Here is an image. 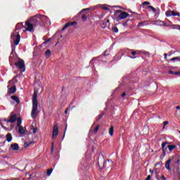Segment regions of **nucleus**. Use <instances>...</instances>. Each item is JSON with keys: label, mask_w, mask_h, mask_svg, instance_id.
Here are the masks:
<instances>
[{"label": "nucleus", "mask_w": 180, "mask_h": 180, "mask_svg": "<svg viewBox=\"0 0 180 180\" xmlns=\"http://www.w3.org/2000/svg\"><path fill=\"white\" fill-rule=\"evenodd\" d=\"M168 73L170 74V75L174 74V75H175V72H174V71H172V70H169V71L168 72Z\"/></svg>", "instance_id": "44"}, {"label": "nucleus", "mask_w": 180, "mask_h": 180, "mask_svg": "<svg viewBox=\"0 0 180 180\" xmlns=\"http://www.w3.org/2000/svg\"><path fill=\"white\" fill-rule=\"evenodd\" d=\"M129 20H127V22H123L122 26H124V27H127V22H129Z\"/></svg>", "instance_id": "38"}, {"label": "nucleus", "mask_w": 180, "mask_h": 180, "mask_svg": "<svg viewBox=\"0 0 180 180\" xmlns=\"http://www.w3.org/2000/svg\"><path fill=\"white\" fill-rule=\"evenodd\" d=\"M25 128L22 126L18 127V133L20 134H25Z\"/></svg>", "instance_id": "20"}, {"label": "nucleus", "mask_w": 180, "mask_h": 180, "mask_svg": "<svg viewBox=\"0 0 180 180\" xmlns=\"http://www.w3.org/2000/svg\"><path fill=\"white\" fill-rule=\"evenodd\" d=\"M11 99H13V101H15L16 103H20V100H19V97H18V96H12Z\"/></svg>", "instance_id": "19"}, {"label": "nucleus", "mask_w": 180, "mask_h": 180, "mask_svg": "<svg viewBox=\"0 0 180 180\" xmlns=\"http://www.w3.org/2000/svg\"><path fill=\"white\" fill-rule=\"evenodd\" d=\"M144 23H147V21L144 20V21L139 22L138 27H140V26H141L142 25H144Z\"/></svg>", "instance_id": "34"}, {"label": "nucleus", "mask_w": 180, "mask_h": 180, "mask_svg": "<svg viewBox=\"0 0 180 180\" xmlns=\"http://www.w3.org/2000/svg\"><path fill=\"white\" fill-rule=\"evenodd\" d=\"M91 9H94V8H84L83 10H82V12H85L86 11H91Z\"/></svg>", "instance_id": "37"}, {"label": "nucleus", "mask_w": 180, "mask_h": 180, "mask_svg": "<svg viewBox=\"0 0 180 180\" xmlns=\"http://www.w3.org/2000/svg\"><path fill=\"white\" fill-rule=\"evenodd\" d=\"M173 160H174V157H172V158L168 159L166 161L165 167L166 169H167V171H169L171 169V167L169 166V165L171 164V162H172Z\"/></svg>", "instance_id": "12"}, {"label": "nucleus", "mask_w": 180, "mask_h": 180, "mask_svg": "<svg viewBox=\"0 0 180 180\" xmlns=\"http://www.w3.org/2000/svg\"><path fill=\"white\" fill-rule=\"evenodd\" d=\"M161 179L167 180V178H165V176L162 175V176H161Z\"/></svg>", "instance_id": "50"}, {"label": "nucleus", "mask_w": 180, "mask_h": 180, "mask_svg": "<svg viewBox=\"0 0 180 180\" xmlns=\"http://www.w3.org/2000/svg\"><path fill=\"white\" fill-rule=\"evenodd\" d=\"M175 60H180V57H174L170 59V61H175Z\"/></svg>", "instance_id": "35"}, {"label": "nucleus", "mask_w": 180, "mask_h": 180, "mask_svg": "<svg viewBox=\"0 0 180 180\" xmlns=\"http://www.w3.org/2000/svg\"><path fill=\"white\" fill-rule=\"evenodd\" d=\"M16 78H18V76H14L13 79L8 82V84H10V85H15V84L18 82Z\"/></svg>", "instance_id": "17"}, {"label": "nucleus", "mask_w": 180, "mask_h": 180, "mask_svg": "<svg viewBox=\"0 0 180 180\" xmlns=\"http://www.w3.org/2000/svg\"><path fill=\"white\" fill-rule=\"evenodd\" d=\"M51 172H53V168H51L49 169L46 170V175L48 176H50V175H51Z\"/></svg>", "instance_id": "28"}, {"label": "nucleus", "mask_w": 180, "mask_h": 180, "mask_svg": "<svg viewBox=\"0 0 180 180\" xmlns=\"http://www.w3.org/2000/svg\"><path fill=\"white\" fill-rule=\"evenodd\" d=\"M148 9H151L153 13H157V10L155 9V8L153 7V6H148Z\"/></svg>", "instance_id": "26"}, {"label": "nucleus", "mask_w": 180, "mask_h": 180, "mask_svg": "<svg viewBox=\"0 0 180 180\" xmlns=\"http://www.w3.org/2000/svg\"><path fill=\"white\" fill-rule=\"evenodd\" d=\"M136 54H140V53H144L143 51H136Z\"/></svg>", "instance_id": "49"}, {"label": "nucleus", "mask_w": 180, "mask_h": 180, "mask_svg": "<svg viewBox=\"0 0 180 180\" xmlns=\"http://www.w3.org/2000/svg\"><path fill=\"white\" fill-rule=\"evenodd\" d=\"M16 120H17V127H20L21 126L20 124H22V118L18 117Z\"/></svg>", "instance_id": "23"}, {"label": "nucleus", "mask_w": 180, "mask_h": 180, "mask_svg": "<svg viewBox=\"0 0 180 180\" xmlns=\"http://www.w3.org/2000/svg\"><path fill=\"white\" fill-rule=\"evenodd\" d=\"M164 56H165V59L167 60V57L168 54L165 53Z\"/></svg>", "instance_id": "57"}, {"label": "nucleus", "mask_w": 180, "mask_h": 180, "mask_svg": "<svg viewBox=\"0 0 180 180\" xmlns=\"http://www.w3.org/2000/svg\"><path fill=\"white\" fill-rule=\"evenodd\" d=\"M131 54L132 56H136V54H137V52H136V51H133L131 52Z\"/></svg>", "instance_id": "43"}, {"label": "nucleus", "mask_w": 180, "mask_h": 180, "mask_svg": "<svg viewBox=\"0 0 180 180\" xmlns=\"http://www.w3.org/2000/svg\"><path fill=\"white\" fill-rule=\"evenodd\" d=\"M108 50H105V51L103 52V53L102 54V56H108V54H109V53H108Z\"/></svg>", "instance_id": "42"}, {"label": "nucleus", "mask_w": 180, "mask_h": 180, "mask_svg": "<svg viewBox=\"0 0 180 180\" xmlns=\"http://www.w3.org/2000/svg\"><path fill=\"white\" fill-rule=\"evenodd\" d=\"M105 22H103V25H104L103 29H105V27H106V26L108 25V23H109V22H110V20H106Z\"/></svg>", "instance_id": "33"}, {"label": "nucleus", "mask_w": 180, "mask_h": 180, "mask_svg": "<svg viewBox=\"0 0 180 180\" xmlns=\"http://www.w3.org/2000/svg\"><path fill=\"white\" fill-rule=\"evenodd\" d=\"M15 46H12V51H13V50H15Z\"/></svg>", "instance_id": "60"}, {"label": "nucleus", "mask_w": 180, "mask_h": 180, "mask_svg": "<svg viewBox=\"0 0 180 180\" xmlns=\"http://www.w3.org/2000/svg\"><path fill=\"white\" fill-rule=\"evenodd\" d=\"M52 136H53V139H54V137H56V136H58V127L57 125H55L53 127Z\"/></svg>", "instance_id": "14"}, {"label": "nucleus", "mask_w": 180, "mask_h": 180, "mask_svg": "<svg viewBox=\"0 0 180 180\" xmlns=\"http://www.w3.org/2000/svg\"><path fill=\"white\" fill-rule=\"evenodd\" d=\"M37 106H39V101H37V92L34 91L32 96V110L31 116L32 119L37 117Z\"/></svg>", "instance_id": "2"}, {"label": "nucleus", "mask_w": 180, "mask_h": 180, "mask_svg": "<svg viewBox=\"0 0 180 180\" xmlns=\"http://www.w3.org/2000/svg\"><path fill=\"white\" fill-rule=\"evenodd\" d=\"M144 53V54L146 55V56H150V53H148V52H147V51H145V52H143Z\"/></svg>", "instance_id": "55"}, {"label": "nucleus", "mask_w": 180, "mask_h": 180, "mask_svg": "<svg viewBox=\"0 0 180 180\" xmlns=\"http://www.w3.org/2000/svg\"><path fill=\"white\" fill-rule=\"evenodd\" d=\"M44 20H46V15L38 14L32 17L30 22L33 25L34 27H36L39 25V26H44Z\"/></svg>", "instance_id": "1"}, {"label": "nucleus", "mask_w": 180, "mask_h": 180, "mask_svg": "<svg viewBox=\"0 0 180 180\" xmlns=\"http://www.w3.org/2000/svg\"><path fill=\"white\" fill-rule=\"evenodd\" d=\"M77 25H78V22H77L76 21H74L72 22H68L62 28V31H64L65 30H66L67 27H70V26H77Z\"/></svg>", "instance_id": "10"}, {"label": "nucleus", "mask_w": 180, "mask_h": 180, "mask_svg": "<svg viewBox=\"0 0 180 180\" xmlns=\"http://www.w3.org/2000/svg\"><path fill=\"white\" fill-rule=\"evenodd\" d=\"M18 120V117H16V115H13L11 117H10L9 120L5 119L4 121L7 122V123H15L16 120Z\"/></svg>", "instance_id": "11"}, {"label": "nucleus", "mask_w": 180, "mask_h": 180, "mask_svg": "<svg viewBox=\"0 0 180 180\" xmlns=\"http://www.w3.org/2000/svg\"><path fill=\"white\" fill-rule=\"evenodd\" d=\"M98 165L101 169L103 168H105L106 167V161L103 158L98 159Z\"/></svg>", "instance_id": "7"}, {"label": "nucleus", "mask_w": 180, "mask_h": 180, "mask_svg": "<svg viewBox=\"0 0 180 180\" xmlns=\"http://www.w3.org/2000/svg\"><path fill=\"white\" fill-rule=\"evenodd\" d=\"M122 12H123V11H122L121 10H117L115 11V13H122Z\"/></svg>", "instance_id": "46"}, {"label": "nucleus", "mask_w": 180, "mask_h": 180, "mask_svg": "<svg viewBox=\"0 0 180 180\" xmlns=\"http://www.w3.org/2000/svg\"><path fill=\"white\" fill-rule=\"evenodd\" d=\"M105 115V112H102L97 117H96V121L98 122V120H101L103 116Z\"/></svg>", "instance_id": "24"}, {"label": "nucleus", "mask_w": 180, "mask_h": 180, "mask_svg": "<svg viewBox=\"0 0 180 180\" xmlns=\"http://www.w3.org/2000/svg\"><path fill=\"white\" fill-rule=\"evenodd\" d=\"M15 92H16V86L11 87L8 91V95H12V94H15Z\"/></svg>", "instance_id": "16"}, {"label": "nucleus", "mask_w": 180, "mask_h": 180, "mask_svg": "<svg viewBox=\"0 0 180 180\" xmlns=\"http://www.w3.org/2000/svg\"><path fill=\"white\" fill-rule=\"evenodd\" d=\"M168 123H169L168 121H165V122H163V124H164L163 129L165 128V126H167V124H168Z\"/></svg>", "instance_id": "39"}, {"label": "nucleus", "mask_w": 180, "mask_h": 180, "mask_svg": "<svg viewBox=\"0 0 180 180\" xmlns=\"http://www.w3.org/2000/svg\"><path fill=\"white\" fill-rule=\"evenodd\" d=\"M174 75H180V72H174Z\"/></svg>", "instance_id": "51"}, {"label": "nucleus", "mask_w": 180, "mask_h": 180, "mask_svg": "<svg viewBox=\"0 0 180 180\" xmlns=\"http://www.w3.org/2000/svg\"><path fill=\"white\" fill-rule=\"evenodd\" d=\"M115 131V128L113 127V125H110V127L109 129V134L110 136H113V132Z\"/></svg>", "instance_id": "22"}, {"label": "nucleus", "mask_w": 180, "mask_h": 180, "mask_svg": "<svg viewBox=\"0 0 180 180\" xmlns=\"http://www.w3.org/2000/svg\"><path fill=\"white\" fill-rule=\"evenodd\" d=\"M25 30H27V32H32L33 27H34V25H33L30 21L25 22Z\"/></svg>", "instance_id": "9"}, {"label": "nucleus", "mask_w": 180, "mask_h": 180, "mask_svg": "<svg viewBox=\"0 0 180 180\" xmlns=\"http://www.w3.org/2000/svg\"><path fill=\"white\" fill-rule=\"evenodd\" d=\"M56 39V35H53L52 37L46 40V43H49V41H51V40H54Z\"/></svg>", "instance_id": "30"}, {"label": "nucleus", "mask_w": 180, "mask_h": 180, "mask_svg": "<svg viewBox=\"0 0 180 180\" xmlns=\"http://www.w3.org/2000/svg\"><path fill=\"white\" fill-rule=\"evenodd\" d=\"M168 144V142H162V155L163 157H165V153H167V148H165V146Z\"/></svg>", "instance_id": "13"}, {"label": "nucleus", "mask_w": 180, "mask_h": 180, "mask_svg": "<svg viewBox=\"0 0 180 180\" xmlns=\"http://www.w3.org/2000/svg\"><path fill=\"white\" fill-rule=\"evenodd\" d=\"M30 144H33V142H25L24 143V147L25 148H27Z\"/></svg>", "instance_id": "29"}, {"label": "nucleus", "mask_w": 180, "mask_h": 180, "mask_svg": "<svg viewBox=\"0 0 180 180\" xmlns=\"http://www.w3.org/2000/svg\"><path fill=\"white\" fill-rule=\"evenodd\" d=\"M16 68H18V70H20L21 72H25L26 71V68L25 65V60L20 58L18 62H15V64Z\"/></svg>", "instance_id": "3"}, {"label": "nucleus", "mask_w": 180, "mask_h": 180, "mask_svg": "<svg viewBox=\"0 0 180 180\" xmlns=\"http://www.w3.org/2000/svg\"><path fill=\"white\" fill-rule=\"evenodd\" d=\"M32 133H34V134H36V133H37V127L33 128Z\"/></svg>", "instance_id": "40"}, {"label": "nucleus", "mask_w": 180, "mask_h": 180, "mask_svg": "<svg viewBox=\"0 0 180 180\" xmlns=\"http://www.w3.org/2000/svg\"><path fill=\"white\" fill-rule=\"evenodd\" d=\"M131 16L130 15V14H129L127 12L122 11L121 12V13L118 16V19L119 20H122L123 19H126L127 18H131Z\"/></svg>", "instance_id": "8"}, {"label": "nucleus", "mask_w": 180, "mask_h": 180, "mask_svg": "<svg viewBox=\"0 0 180 180\" xmlns=\"http://www.w3.org/2000/svg\"><path fill=\"white\" fill-rule=\"evenodd\" d=\"M124 96H126V92H124V93H122V98H124Z\"/></svg>", "instance_id": "52"}, {"label": "nucleus", "mask_w": 180, "mask_h": 180, "mask_svg": "<svg viewBox=\"0 0 180 180\" xmlns=\"http://www.w3.org/2000/svg\"><path fill=\"white\" fill-rule=\"evenodd\" d=\"M150 179H151V176L148 175L145 180H150Z\"/></svg>", "instance_id": "48"}, {"label": "nucleus", "mask_w": 180, "mask_h": 180, "mask_svg": "<svg viewBox=\"0 0 180 180\" xmlns=\"http://www.w3.org/2000/svg\"><path fill=\"white\" fill-rule=\"evenodd\" d=\"M103 11H108L109 8L104 6V7H103Z\"/></svg>", "instance_id": "47"}, {"label": "nucleus", "mask_w": 180, "mask_h": 180, "mask_svg": "<svg viewBox=\"0 0 180 180\" xmlns=\"http://www.w3.org/2000/svg\"><path fill=\"white\" fill-rule=\"evenodd\" d=\"M177 146H179V147L180 148V142L177 143Z\"/></svg>", "instance_id": "61"}, {"label": "nucleus", "mask_w": 180, "mask_h": 180, "mask_svg": "<svg viewBox=\"0 0 180 180\" xmlns=\"http://www.w3.org/2000/svg\"><path fill=\"white\" fill-rule=\"evenodd\" d=\"M112 30L115 33H117L119 32V29L117 28V27H112Z\"/></svg>", "instance_id": "31"}, {"label": "nucleus", "mask_w": 180, "mask_h": 180, "mask_svg": "<svg viewBox=\"0 0 180 180\" xmlns=\"http://www.w3.org/2000/svg\"><path fill=\"white\" fill-rule=\"evenodd\" d=\"M158 165L160 166V168H161V166L162 165V162H160L156 163L155 165V167H158Z\"/></svg>", "instance_id": "36"}, {"label": "nucleus", "mask_w": 180, "mask_h": 180, "mask_svg": "<svg viewBox=\"0 0 180 180\" xmlns=\"http://www.w3.org/2000/svg\"><path fill=\"white\" fill-rule=\"evenodd\" d=\"M39 65H41V62L39 63Z\"/></svg>", "instance_id": "63"}, {"label": "nucleus", "mask_w": 180, "mask_h": 180, "mask_svg": "<svg viewBox=\"0 0 180 180\" xmlns=\"http://www.w3.org/2000/svg\"><path fill=\"white\" fill-rule=\"evenodd\" d=\"M166 16L168 18L169 16H179L180 18V13H176L174 11L168 10L167 11L165 12Z\"/></svg>", "instance_id": "6"}, {"label": "nucleus", "mask_w": 180, "mask_h": 180, "mask_svg": "<svg viewBox=\"0 0 180 180\" xmlns=\"http://www.w3.org/2000/svg\"><path fill=\"white\" fill-rule=\"evenodd\" d=\"M6 138L8 143H11V141H12V134L11 133L7 134L6 136Z\"/></svg>", "instance_id": "18"}, {"label": "nucleus", "mask_w": 180, "mask_h": 180, "mask_svg": "<svg viewBox=\"0 0 180 180\" xmlns=\"http://www.w3.org/2000/svg\"><path fill=\"white\" fill-rule=\"evenodd\" d=\"M11 38L13 40V43L15 46H18L19 44V42L20 41V34H18V32L13 33L11 34Z\"/></svg>", "instance_id": "5"}, {"label": "nucleus", "mask_w": 180, "mask_h": 180, "mask_svg": "<svg viewBox=\"0 0 180 180\" xmlns=\"http://www.w3.org/2000/svg\"><path fill=\"white\" fill-rule=\"evenodd\" d=\"M143 6H144V5H150V2H148V1H145V2L143 3Z\"/></svg>", "instance_id": "45"}, {"label": "nucleus", "mask_w": 180, "mask_h": 180, "mask_svg": "<svg viewBox=\"0 0 180 180\" xmlns=\"http://www.w3.org/2000/svg\"><path fill=\"white\" fill-rule=\"evenodd\" d=\"M35 44H36L34 43V44H32V46H34Z\"/></svg>", "instance_id": "64"}, {"label": "nucleus", "mask_w": 180, "mask_h": 180, "mask_svg": "<svg viewBox=\"0 0 180 180\" xmlns=\"http://www.w3.org/2000/svg\"><path fill=\"white\" fill-rule=\"evenodd\" d=\"M88 16H89V15H86V14H83L82 15V20H83V22H85V20H86V19H88Z\"/></svg>", "instance_id": "27"}, {"label": "nucleus", "mask_w": 180, "mask_h": 180, "mask_svg": "<svg viewBox=\"0 0 180 180\" xmlns=\"http://www.w3.org/2000/svg\"><path fill=\"white\" fill-rule=\"evenodd\" d=\"M50 56H51V51H50V49H48L46 51V58H49Z\"/></svg>", "instance_id": "25"}, {"label": "nucleus", "mask_w": 180, "mask_h": 180, "mask_svg": "<svg viewBox=\"0 0 180 180\" xmlns=\"http://www.w3.org/2000/svg\"><path fill=\"white\" fill-rule=\"evenodd\" d=\"M99 127H100L99 124L96 126L94 131V133H98V131L99 130Z\"/></svg>", "instance_id": "32"}, {"label": "nucleus", "mask_w": 180, "mask_h": 180, "mask_svg": "<svg viewBox=\"0 0 180 180\" xmlns=\"http://www.w3.org/2000/svg\"><path fill=\"white\" fill-rule=\"evenodd\" d=\"M61 41V39H58V42H56V44H55V46H57V44H58V43Z\"/></svg>", "instance_id": "53"}, {"label": "nucleus", "mask_w": 180, "mask_h": 180, "mask_svg": "<svg viewBox=\"0 0 180 180\" xmlns=\"http://www.w3.org/2000/svg\"><path fill=\"white\" fill-rule=\"evenodd\" d=\"M166 148L169 149V151H172L173 150H174V148H176V146H174V145H168L167 147H166Z\"/></svg>", "instance_id": "21"}, {"label": "nucleus", "mask_w": 180, "mask_h": 180, "mask_svg": "<svg viewBox=\"0 0 180 180\" xmlns=\"http://www.w3.org/2000/svg\"><path fill=\"white\" fill-rule=\"evenodd\" d=\"M42 44H46V41H44V43Z\"/></svg>", "instance_id": "62"}, {"label": "nucleus", "mask_w": 180, "mask_h": 180, "mask_svg": "<svg viewBox=\"0 0 180 180\" xmlns=\"http://www.w3.org/2000/svg\"><path fill=\"white\" fill-rule=\"evenodd\" d=\"M150 172L151 174H154V171H153V170H151V169H150Z\"/></svg>", "instance_id": "59"}, {"label": "nucleus", "mask_w": 180, "mask_h": 180, "mask_svg": "<svg viewBox=\"0 0 180 180\" xmlns=\"http://www.w3.org/2000/svg\"><path fill=\"white\" fill-rule=\"evenodd\" d=\"M176 109L177 110H179L180 106H179V105H177V106L176 107Z\"/></svg>", "instance_id": "58"}, {"label": "nucleus", "mask_w": 180, "mask_h": 180, "mask_svg": "<svg viewBox=\"0 0 180 180\" xmlns=\"http://www.w3.org/2000/svg\"><path fill=\"white\" fill-rule=\"evenodd\" d=\"M94 60H96V58H94L91 60V64H92V63H94Z\"/></svg>", "instance_id": "56"}, {"label": "nucleus", "mask_w": 180, "mask_h": 180, "mask_svg": "<svg viewBox=\"0 0 180 180\" xmlns=\"http://www.w3.org/2000/svg\"><path fill=\"white\" fill-rule=\"evenodd\" d=\"M8 60L10 65H13V64L15 65V63H18V61L20 60V58H18V56H16V55H15V53H13V52H11Z\"/></svg>", "instance_id": "4"}, {"label": "nucleus", "mask_w": 180, "mask_h": 180, "mask_svg": "<svg viewBox=\"0 0 180 180\" xmlns=\"http://www.w3.org/2000/svg\"><path fill=\"white\" fill-rule=\"evenodd\" d=\"M53 151H54V143H52V146L51 148V153H53Z\"/></svg>", "instance_id": "41"}, {"label": "nucleus", "mask_w": 180, "mask_h": 180, "mask_svg": "<svg viewBox=\"0 0 180 180\" xmlns=\"http://www.w3.org/2000/svg\"><path fill=\"white\" fill-rule=\"evenodd\" d=\"M67 113H68V108H66L65 110V115H67Z\"/></svg>", "instance_id": "54"}, {"label": "nucleus", "mask_w": 180, "mask_h": 180, "mask_svg": "<svg viewBox=\"0 0 180 180\" xmlns=\"http://www.w3.org/2000/svg\"><path fill=\"white\" fill-rule=\"evenodd\" d=\"M10 148L11 150H13V151H18L19 150V144L13 143L11 145Z\"/></svg>", "instance_id": "15"}]
</instances>
